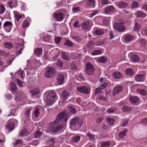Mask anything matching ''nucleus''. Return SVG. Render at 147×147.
<instances>
[{"label": "nucleus", "mask_w": 147, "mask_h": 147, "mask_svg": "<svg viewBox=\"0 0 147 147\" xmlns=\"http://www.w3.org/2000/svg\"><path fill=\"white\" fill-rule=\"evenodd\" d=\"M68 115L65 112L60 113L57 115L55 120L50 123L49 128L53 132H57L62 129L64 126L59 123L64 121H66Z\"/></svg>", "instance_id": "nucleus-1"}, {"label": "nucleus", "mask_w": 147, "mask_h": 147, "mask_svg": "<svg viewBox=\"0 0 147 147\" xmlns=\"http://www.w3.org/2000/svg\"><path fill=\"white\" fill-rule=\"evenodd\" d=\"M56 94L53 91L49 92L46 99V105L48 106L51 105L57 99Z\"/></svg>", "instance_id": "nucleus-2"}, {"label": "nucleus", "mask_w": 147, "mask_h": 147, "mask_svg": "<svg viewBox=\"0 0 147 147\" xmlns=\"http://www.w3.org/2000/svg\"><path fill=\"white\" fill-rule=\"evenodd\" d=\"M70 127L73 129V127H79L82 126L83 124L82 121L80 119L78 116L72 118L70 121Z\"/></svg>", "instance_id": "nucleus-3"}, {"label": "nucleus", "mask_w": 147, "mask_h": 147, "mask_svg": "<svg viewBox=\"0 0 147 147\" xmlns=\"http://www.w3.org/2000/svg\"><path fill=\"white\" fill-rule=\"evenodd\" d=\"M56 73V69L52 67H47L44 72V76L47 78H53Z\"/></svg>", "instance_id": "nucleus-4"}, {"label": "nucleus", "mask_w": 147, "mask_h": 147, "mask_svg": "<svg viewBox=\"0 0 147 147\" xmlns=\"http://www.w3.org/2000/svg\"><path fill=\"white\" fill-rule=\"evenodd\" d=\"M85 71L87 75H92L94 74L95 68L91 63L88 62L86 64Z\"/></svg>", "instance_id": "nucleus-5"}, {"label": "nucleus", "mask_w": 147, "mask_h": 147, "mask_svg": "<svg viewBox=\"0 0 147 147\" xmlns=\"http://www.w3.org/2000/svg\"><path fill=\"white\" fill-rule=\"evenodd\" d=\"M77 90L79 92L86 94H89L90 91V88L85 86L78 87L77 88Z\"/></svg>", "instance_id": "nucleus-6"}, {"label": "nucleus", "mask_w": 147, "mask_h": 147, "mask_svg": "<svg viewBox=\"0 0 147 147\" xmlns=\"http://www.w3.org/2000/svg\"><path fill=\"white\" fill-rule=\"evenodd\" d=\"M125 28L124 23H116L114 24V28L119 32H123Z\"/></svg>", "instance_id": "nucleus-7"}, {"label": "nucleus", "mask_w": 147, "mask_h": 147, "mask_svg": "<svg viewBox=\"0 0 147 147\" xmlns=\"http://www.w3.org/2000/svg\"><path fill=\"white\" fill-rule=\"evenodd\" d=\"M66 12V10H63V12L58 13H54L53 15L57 21H61L64 18L65 15L64 13H65Z\"/></svg>", "instance_id": "nucleus-8"}, {"label": "nucleus", "mask_w": 147, "mask_h": 147, "mask_svg": "<svg viewBox=\"0 0 147 147\" xmlns=\"http://www.w3.org/2000/svg\"><path fill=\"white\" fill-rule=\"evenodd\" d=\"M123 90V87L122 86L119 85H116L113 88L112 94L113 95L118 94Z\"/></svg>", "instance_id": "nucleus-9"}, {"label": "nucleus", "mask_w": 147, "mask_h": 147, "mask_svg": "<svg viewBox=\"0 0 147 147\" xmlns=\"http://www.w3.org/2000/svg\"><path fill=\"white\" fill-rule=\"evenodd\" d=\"M116 5L119 9H125L128 6V3L126 2L122 1H117L115 3Z\"/></svg>", "instance_id": "nucleus-10"}, {"label": "nucleus", "mask_w": 147, "mask_h": 147, "mask_svg": "<svg viewBox=\"0 0 147 147\" xmlns=\"http://www.w3.org/2000/svg\"><path fill=\"white\" fill-rule=\"evenodd\" d=\"M3 28L7 32L10 31L12 27V24L10 21H6L3 25Z\"/></svg>", "instance_id": "nucleus-11"}, {"label": "nucleus", "mask_w": 147, "mask_h": 147, "mask_svg": "<svg viewBox=\"0 0 147 147\" xmlns=\"http://www.w3.org/2000/svg\"><path fill=\"white\" fill-rule=\"evenodd\" d=\"M5 125L7 128L10 131L13 130L15 124L11 119L7 122Z\"/></svg>", "instance_id": "nucleus-12"}, {"label": "nucleus", "mask_w": 147, "mask_h": 147, "mask_svg": "<svg viewBox=\"0 0 147 147\" xmlns=\"http://www.w3.org/2000/svg\"><path fill=\"white\" fill-rule=\"evenodd\" d=\"M146 76L145 74H138L135 76V80L138 82L144 81L145 80Z\"/></svg>", "instance_id": "nucleus-13"}, {"label": "nucleus", "mask_w": 147, "mask_h": 147, "mask_svg": "<svg viewBox=\"0 0 147 147\" xmlns=\"http://www.w3.org/2000/svg\"><path fill=\"white\" fill-rule=\"evenodd\" d=\"M115 7L113 5L107 6L105 10V12L106 14L111 13L115 11Z\"/></svg>", "instance_id": "nucleus-14"}, {"label": "nucleus", "mask_w": 147, "mask_h": 147, "mask_svg": "<svg viewBox=\"0 0 147 147\" xmlns=\"http://www.w3.org/2000/svg\"><path fill=\"white\" fill-rule=\"evenodd\" d=\"M142 27V23L140 21L136 22L134 23V30L136 32L139 31Z\"/></svg>", "instance_id": "nucleus-15"}, {"label": "nucleus", "mask_w": 147, "mask_h": 147, "mask_svg": "<svg viewBox=\"0 0 147 147\" xmlns=\"http://www.w3.org/2000/svg\"><path fill=\"white\" fill-rule=\"evenodd\" d=\"M18 1L17 0H11L9 1L8 2V4L11 9L13 7H17L18 6Z\"/></svg>", "instance_id": "nucleus-16"}, {"label": "nucleus", "mask_w": 147, "mask_h": 147, "mask_svg": "<svg viewBox=\"0 0 147 147\" xmlns=\"http://www.w3.org/2000/svg\"><path fill=\"white\" fill-rule=\"evenodd\" d=\"M23 43H22L20 44L18 43L16 44V47L17 49L18 50L16 52V54L17 55H18L22 53L21 51L23 49Z\"/></svg>", "instance_id": "nucleus-17"}, {"label": "nucleus", "mask_w": 147, "mask_h": 147, "mask_svg": "<svg viewBox=\"0 0 147 147\" xmlns=\"http://www.w3.org/2000/svg\"><path fill=\"white\" fill-rule=\"evenodd\" d=\"M71 37L73 39L78 42H80L82 41V35L79 34H77L76 35L72 34Z\"/></svg>", "instance_id": "nucleus-18"}, {"label": "nucleus", "mask_w": 147, "mask_h": 147, "mask_svg": "<svg viewBox=\"0 0 147 147\" xmlns=\"http://www.w3.org/2000/svg\"><path fill=\"white\" fill-rule=\"evenodd\" d=\"M129 100L132 104L135 105L138 102L139 99L137 96H132L129 97Z\"/></svg>", "instance_id": "nucleus-19"}, {"label": "nucleus", "mask_w": 147, "mask_h": 147, "mask_svg": "<svg viewBox=\"0 0 147 147\" xmlns=\"http://www.w3.org/2000/svg\"><path fill=\"white\" fill-rule=\"evenodd\" d=\"M64 79V76L63 74H59L57 75V79L59 85L63 83Z\"/></svg>", "instance_id": "nucleus-20"}, {"label": "nucleus", "mask_w": 147, "mask_h": 147, "mask_svg": "<svg viewBox=\"0 0 147 147\" xmlns=\"http://www.w3.org/2000/svg\"><path fill=\"white\" fill-rule=\"evenodd\" d=\"M42 53V49L41 48H36L34 50V54L38 57H40Z\"/></svg>", "instance_id": "nucleus-21"}, {"label": "nucleus", "mask_w": 147, "mask_h": 147, "mask_svg": "<svg viewBox=\"0 0 147 147\" xmlns=\"http://www.w3.org/2000/svg\"><path fill=\"white\" fill-rule=\"evenodd\" d=\"M112 77L114 79H119L122 78L123 76L120 72L116 71L112 73Z\"/></svg>", "instance_id": "nucleus-22"}, {"label": "nucleus", "mask_w": 147, "mask_h": 147, "mask_svg": "<svg viewBox=\"0 0 147 147\" xmlns=\"http://www.w3.org/2000/svg\"><path fill=\"white\" fill-rule=\"evenodd\" d=\"M134 38V36L132 35L127 34L125 35L124 40L126 42H129L133 40Z\"/></svg>", "instance_id": "nucleus-23"}, {"label": "nucleus", "mask_w": 147, "mask_h": 147, "mask_svg": "<svg viewBox=\"0 0 147 147\" xmlns=\"http://www.w3.org/2000/svg\"><path fill=\"white\" fill-rule=\"evenodd\" d=\"M10 88L11 91L12 93L16 94V93L18 87L13 82L11 83Z\"/></svg>", "instance_id": "nucleus-24"}, {"label": "nucleus", "mask_w": 147, "mask_h": 147, "mask_svg": "<svg viewBox=\"0 0 147 147\" xmlns=\"http://www.w3.org/2000/svg\"><path fill=\"white\" fill-rule=\"evenodd\" d=\"M125 72L127 75L130 76H132L134 74V71L131 68L126 69Z\"/></svg>", "instance_id": "nucleus-25"}, {"label": "nucleus", "mask_w": 147, "mask_h": 147, "mask_svg": "<svg viewBox=\"0 0 147 147\" xmlns=\"http://www.w3.org/2000/svg\"><path fill=\"white\" fill-rule=\"evenodd\" d=\"M81 26L83 30H87L89 28V23L88 21H85L82 24Z\"/></svg>", "instance_id": "nucleus-26"}, {"label": "nucleus", "mask_w": 147, "mask_h": 147, "mask_svg": "<svg viewBox=\"0 0 147 147\" xmlns=\"http://www.w3.org/2000/svg\"><path fill=\"white\" fill-rule=\"evenodd\" d=\"M131 59L133 62H138L140 60V58L137 55L132 54L131 56Z\"/></svg>", "instance_id": "nucleus-27"}, {"label": "nucleus", "mask_w": 147, "mask_h": 147, "mask_svg": "<svg viewBox=\"0 0 147 147\" xmlns=\"http://www.w3.org/2000/svg\"><path fill=\"white\" fill-rule=\"evenodd\" d=\"M137 18L144 17L146 16V14L141 11H138L136 14Z\"/></svg>", "instance_id": "nucleus-28"}, {"label": "nucleus", "mask_w": 147, "mask_h": 147, "mask_svg": "<svg viewBox=\"0 0 147 147\" xmlns=\"http://www.w3.org/2000/svg\"><path fill=\"white\" fill-rule=\"evenodd\" d=\"M137 92L143 96L146 95L147 94V92L143 89H137Z\"/></svg>", "instance_id": "nucleus-29"}, {"label": "nucleus", "mask_w": 147, "mask_h": 147, "mask_svg": "<svg viewBox=\"0 0 147 147\" xmlns=\"http://www.w3.org/2000/svg\"><path fill=\"white\" fill-rule=\"evenodd\" d=\"M122 109L124 112L130 111L132 110V107L127 106H123Z\"/></svg>", "instance_id": "nucleus-30"}, {"label": "nucleus", "mask_w": 147, "mask_h": 147, "mask_svg": "<svg viewBox=\"0 0 147 147\" xmlns=\"http://www.w3.org/2000/svg\"><path fill=\"white\" fill-rule=\"evenodd\" d=\"M13 45L11 42H8L5 43L3 47L6 49H10L13 47Z\"/></svg>", "instance_id": "nucleus-31"}, {"label": "nucleus", "mask_w": 147, "mask_h": 147, "mask_svg": "<svg viewBox=\"0 0 147 147\" xmlns=\"http://www.w3.org/2000/svg\"><path fill=\"white\" fill-rule=\"evenodd\" d=\"M54 143L53 138H51L50 140L47 142L46 144L50 147H53Z\"/></svg>", "instance_id": "nucleus-32"}, {"label": "nucleus", "mask_w": 147, "mask_h": 147, "mask_svg": "<svg viewBox=\"0 0 147 147\" xmlns=\"http://www.w3.org/2000/svg\"><path fill=\"white\" fill-rule=\"evenodd\" d=\"M102 51L98 49L94 50L91 53V54L93 55H95L101 54Z\"/></svg>", "instance_id": "nucleus-33"}, {"label": "nucleus", "mask_w": 147, "mask_h": 147, "mask_svg": "<svg viewBox=\"0 0 147 147\" xmlns=\"http://www.w3.org/2000/svg\"><path fill=\"white\" fill-rule=\"evenodd\" d=\"M30 92L32 96L36 95L39 92V90L38 89H35L30 90Z\"/></svg>", "instance_id": "nucleus-34"}, {"label": "nucleus", "mask_w": 147, "mask_h": 147, "mask_svg": "<svg viewBox=\"0 0 147 147\" xmlns=\"http://www.w3.org/2000/svg\"><path fill=\"white\" fill-rule=\"evenodd\" d=\"M33 113L34 114L35 117H37L40 114L39 109L38 108H36L33 112Z\"/></svg>", "instance_id": "nucleus-35"}, {"label": "nucleus", "mask_w": 147, "mask_h": 147, "mask_svg": "<svg viewBox=\"0 0 147 147\" xmlns=\"http://www.w3.org/2000/svg\"><path fill=\"white\" fill-rule=\"evenodd\" d=\"M22 25L24 28L28 27L29 25L28 21V20H24L22 24Z\"/></svg>", "instance_id": "nucleus-36"}, {"label": "nucleus", "mask_w": 147, "mask_h": 147, "mask_svg": "<svg viewBox=\"0 0 147 147\" xmlns=\"http://www.w3.org/2000/svg\"><path fill=\"white\" fill-rule=\"evenodd\" d=\"M69 93L67 90H64L62 94V97L63 98H66L69 96Z\"/></svg>", "instance_id": "nucleus-37"}, {"label": "nucleus", "mask_w": 147, "mask_h": 147, "mask_svg": "<svg viewBox=\"0 0 147 147\" xmlns=\"http://www.w3.org/2000/svg\"><path fill=\"white\" fill-rule=\"evenodd\" d=\"M127 131V129H125L123 131L120 132L119 134V138H123L125 137L126 135V133Z\"/></svg>", "instance_id": "nucleus-38"}, {"label": "nucleus", "mask_w": 147, "mask_h": 147, "mask_svg": "<svg viewBox=\"0 0 147 147\" xmlns=\"http://www.w3.org/2000/svg\"><path fill=\"white\" fill-rule=\"evenodd\" d=\"M71 69L73 71H76L78 69L77 67L74 62H72L70 65Z\"/></svg>", "instance_id": "nucleus-39"}, {"label": "nucleus", "mask_w": 147, "mask_h": 147, "mask_svg": "<svg viewBox=\"0 0 147 147\" xmlns=\"http://www.w3.org/2000/svg\"><path fill=\"white\" fill-rule=\"evenodd\" d=\"M42 135V133L41 132L37 130L35 133L34 134L35 138H38L40 137Z\"/></svg>", "instance_id": "nucleus-40"}, {"label": "nucleus", "mask_w": 147, "mask_h": 147, "mask_svg": "<svg viewBox=\"0 0 147 147\" xmlns=\"http://www.w3.org/2000/svg\"><path fill=\"white\" fill-rule=\"evenodd\" d=\"M95 3V0H88L87 2V4L88 6H94Z\"/></svg>", "instance_id": "nucleus-41"}, {"label": "nucleus", "mask_w": 147, "mask_h": 147, "mask_svg": "<svg viewBox=\"0 0 147 147\" xmlns=\"http://www.w3.org/2000/svg\"><path fill=\"white\" fill-rule=\"evenodd\" d=\"M62 58L66 60H69V58L67 54L65 53L64 52H62L61 54Z\"/></svg>", "instance_id": "nucleus-42"}, {"label": "nucleus", "mask_w": 147, "mask_h": 147, "mask_svg": "<svg viewBox=\"0 0 147 147\" xmlns=\"http://www.w3.org/2000/svg\"><path fill=\"white\" fill-rule=\"evenodd\" d=\"M110 145L109 142H103L101 143V147H108Z\"/></svg>", "instance_id": "nucleus-43"}, {"label": "nucleus", "mask_w": 147, "mask_h": 147, "mask_svg": "<svg viewBox=\"0 0 147 147\" xmlns=\"http://www.w3.org/2000/svg\"><path fill=\"white\" fill-rule=\"evenodd\" d=\"M98 61L99 62L105 63L107 61V59L106 58L103 56L98 58Z\"/></svg>", "instance_id": "nucleus-44"}, {"label": "nucleus", "mask_w": 147, "mask_h": 147, "mask_svg": "<svg viewBox=\"0 0 147 147\" xmlns=\"http://www.w3.org/2000/svg\"><path fill=\"white\" fill-rule=\"evenodd\" d=\"M94 33L97 35H101L103 34V32L100 29H96L94 31Z\"/></svg>", "instance_id": "nucleus-45"}, {"label": "nucleus", "mask_w": 147, "mask_h": 147, "mask_svg": "<svg viewBox=\"0 0 147 147\" xmlns=\"http://www.w3.org/2000/svg\"><path fill=\"white\" fill-rule=\"evenodd\" d=\"M5 11V7L3 5L0 4V14H3Z\"/></svg>", "instance_id": "nucleus-46"}, {"label": "nucleus", "mask_w": 147, "mask_h": 147, "mask_svg": "<svg viewBox=\"0 0 147 147\" xmlns=\"http://www.w3.org/2000/svg\"><path fill=\"white\" fill-rule=\"evenodd\" d=\"M131 5L132 7L133 8H136L139 6L138 3L136 1L133 2Z\"/></svg>", "instance_id": "nucleus-47"}, {"label": "nucleus", "mask_w": 147, "mask_h": 147, "mask_svg": "<svg viewBox=\"0 0 147 147\" xmlns=\"http://www.w3.org/2000/svg\"><path fill=\"white\" fill-rule=\"evenodd\" d=\"M102 88H100L99 86L96 88L95 90V94L96 95L102 92Z\"/></svg>", "instance_id": "nucleus-48"}, {"label": "nucleus", "mask_w": 147, "mask_h": 147, "mask_svg": "<svg viewBox=\"0 0 147 147\" xmlns=\"http://www.w3.org/2000/svg\"><path fill=\"white\" fill-rule=\"evenodd\" d=\"M107 121L109 125H113L115 122V120L113 118L110 117L107 119Z\"/></svg>", "instance_id": "nucleus-49"}, {"label": "nucleus", "mask_w": 147, "mask_h": 147, "mask_svg": "<svg viewBox=\"0 0 147 147\" xmlns=\"http://www.w3.org/2000/svg\"><path fill=\"white\" fill-rule=\"evenodd\" d=\"M26 129H24L23 130H22L19 133V134L20 135V136L21 137H26Z\"/></svg>", "instance_id": "nucleus-50"}, {"label": "nucleus", "mask_w": 147, "mask_h": 147, "mask_svg": "<svg viewBox=\"0 0 147 147\" xmlns=\"http://www.w3.org/2000/svg\"><path fill=\"white\" fill-rule=\"evenodd\" d=\"M15 16L17 22H18L19 19L22 17V14H19L18 13H16Z\"/></svg>", "instance_id": "nucleus-51"}, {"label": "nucleus", "mask_w": 147, "mask_h": 147, "mask_svg": "<svg viewBox=\"0 0 147 147\" xmlns=\"http://www.w3.org/2000/svg\"><path fill=\"white\" fill-rule=\"evenodd\" d=\"M16 82L17 83L18 85L20 87H22V84L21 81L18 79H16L15 80Z\"/></svg>", "instance_id": "nucleus-52"}, {"label": "nucleus", "mask_w": 147, "mask_h": 147, "mask_svg": "<svg viewBox=\"0 0 147 147\" xmlns=\"http://www.w3.org/2000/svg\"><path fill=\"white\" fill-rule=\"evenodd\" d=\"M69 111L72 114H75L76 113L75 109L72 107L70 106L68 107Z\"/></svg>", "instance_id": "nucleus-53"}, {"label": "nucleus", "mask_w": 147, "mask_h": 147, "mask_svg": "<svg viewBox=\"0 0 147 147\" xmlns=\"http://www.w3.org/2000/svg\"><path fill=\"white\" fill-rule=\"evenodd\" d=\"M65 44L67 45L68 46L71 47L73 46L74 45L72 42L71 41L67 40H66L65 42Z\"/></svg>", "instance_id": "nucleus-54"}, {"label": "nucleus", "mask_w": 147, "mask_h": 147, "mask_svg": "<svg viewBox=\"0 0 147 147\" xmlns=\"http://www.w3.org/2000/svg\"><path fill=\"white\" fill-rule=\"evenodd\" d=\"M115 111V109L114 108L111 107L108 109L107 110V112L109 113H113Z\"/></svg>", "instance_id": "nucleus-55"}, {"label": "nucleus", "mask_w": 147, "mask_h": 147, "mask_svg": "<svg viewBox=\"0 0 147 147\" xmlns=\"http://www.w3.org/2000/svg\"><path fill=\"white\" fill-rule=\"evenodd\" d=\"M0 55L2 56L6 57L7 55V54L4 51L1 50L0 51Z\"/></svg>", "instance_id": "nucleus-56"}, {"label": "nucleus", "mask_w": 147, "mask_h": 147, "mask_svg": "<svg viewBox=\"0 0 147 147\" xmlns=\"http://www.w3.org/2000/svg\"><path fill=\"white\" fill-rule=\"evenodd\" d=\"M94 45V42L92 41H90L87 45V47L88 48H91Z\"/></svg>", "instance_id": "nucleus-57"}, {"label": "nucleus", "mask_w": 147, "mask_h": 147, "mask_svg": "<svg viewBox=\"0 0 147 147\" xmlns=\"http://www.w3.org/2000/svg\"><path fill=\"white\" fill-rule=\"evenodd\" d=\"M56 64L57 66L60 67H62L63 65V63L61 60H58L57 61Z\"/></svg>", "instance_id": "nucleus-58"}, {"label": "nucleus", "mask_w": 147, "mask_h": 147, "mask_svg": "<svg viewBox=\"0 0 147 147\" xmlns=\"http://www.w3.org/2000/svg\"><path fill=\"white\" fill-rule=\"evenodd\" d=\"M17 114L16 111L15 109H11V110L10 114L11 115H15Z\"/></svg>", "instance_id": "nucleus-59"}, {"label": "nucleus", "mask_w": 147, "mask_h": 147, "mask_svg": "<svg viewBox=\"0 0 147 147\" xmlns=\"http://www.w3.org/2000/svg\"><path fill=\"white\" fill-rule=\"evenodd\" d=\"M107 86V83L105 82L103 83L102 85H100L99 87L100 88H102V89H104Z\"/></svg>", "instance_id": "nucleus-60"}, {"label": "nucleus", "mask_w": 147, "mask_h": 147, "mask_svg": "<svg viewBox=\"0 0 147 147\" xmlns=\"http://www.w3.org/2000/svg\"><path fill=\"white\" fill-rule=\"evenodd\" d=\"M22 143V141L20 140H16V142L13 143L14 145H16L18 144H20Z\"/></svg>", "instance_id": "nucleus-61"}, {"label": "nucleus", "mask_w": 147, "mask_h": 147, "mask_svg": "<svg viewBox=\"0 0 147 147\" xmlns=\"http://www.w3.org/2000/svg\"><path fill=\"white\" fill-rule=\"evenodd\" d=\"M141 9L145 11H147V4H145L142 5Z\"/></svg>", "instance_id": "nucleus-62"}, {"label": "nucleus", "mask_w": 147, "mask_h": 147, "mask_svg": "<svg viewBox=\"0 0 147 147\" xmlns=\"http://www.w3.org/2000/svg\"><path fill=\"white\" fill-rule=\"evenodd\" d=\"M61 40V38L57 37L55 38V42L56 44H58L60 42Z\"/></svg>", "instance_id": "nucleus-63"}, {"label": "nucleus", "mask_w": 147, "mask_h": 147, "mask_svg": "<svg viewBox=\"0 0 147 147\" xmlns=\"http://www.w3.org/2000/svg\"><path fill=\"white\" fill-rule=\"evenodd\" d=\"M51 38L50 36H45L44 38V40L47 42H49L50 41Z\"/></svg>", "instance_id": "nucleus-64"}]
</instances>
